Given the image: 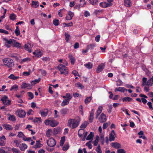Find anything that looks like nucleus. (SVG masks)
<instances>
[{"mask_svg": "<svg viewBox=\"0 0 153 153\" xmlns=\"http://www.w3.org/2000/svg\"><path fill=\"white\" fill-rule=\"evenodd\" d=\"M3 40L5 41V45L8 48L10 47V45H12L13 43L14 42V39H11L8 40L6 38H4Z\"/></svg>", "mask_w": 153, "mask_h": 153, "instance_id": "20e7f679", "label": "nucleus"}, {"mask_svg": "<svg viewBox=\"0 0 153 153\" xmlns=\"http://www.w3.org/2000/svg\"><path fill=\"white\" fill-rule=\"evenodd\" d=\"M94 109H92L91 110V113L90 114V117H89V121L90 122H92L93 121L94 119Z\"/></svg>", "mask_w": 153, "mask_h": 153, "instance_id": "a211bd4d", "label": "nucleus"}, {"mask_svg": "<svg viewBox=\"0 0 153 153\" xmlns=\"http://www.w3.org/2000/svg\"><path fill=\"white\" fill-rule=\"evenodd\" d=\"M51 131V129H48L47 131L46 134L47 137H49L51 136V134H50V133Z\"/></svg>", "mask_w": 153, "mask_h": 153, "instance_id": "052dcab7", "label": "nucleus"}, {"mask_svg": "<svg viewBox=\"0 0 153 153\" xmlns=\"http://www.w3.org/2000/svg\"><path fill=\"white\" fill-rule=\"evenodd\" d=\"M124 5L128 7H129L131 5V2L129 0H124Z\"/></svg>", "mask_w": 153, "mask_h": 153, "instance_id": "412c9836", "label": "nucleus"}, {"mask_svg": "<svg viewBox=\"0 0 153 153\" xmlns=\"http://www.w3.org/2000/svg\"><path fill=\"white\" fill-rule=\"evenodd\" d=\"M50 126L52 127H54L57 126L59 123L54 120H50Z\"/></svg>", "mask_w": 153, "mask_h": 153, "instance_id": "dca6fc26", "label": "nucleus"}, {"mask_svg": "<svg viewBox=\"0 0 153 153\" xmlns=\"http://www.w3.org/2000/svg\"><path fill=\"white\" fill-rule=\"evenodd\" d=\"M32 47V46L31 45V44L29 43L26 44L25 45V49L28 51L29 52H31Z\"/></svg>", "mask_w": 153, "mask_h": 153, "instance_id": "f8f14e48", "label": "nucleus"}, {"mask_svg": "<svg viewBox=\"0 0 153 153\" xmlns=\"http://www.w3.org/2000/svg\"><path fill=\"white\" fill-rule=\"evenodd\" d=\"M74 15V14L71 11L68 12V15L66 16V19L67 20H71Z\"/></svg>", "mask_w": 153, "mask_h": 153, "instance_id": "9b49d317", "label": "nucleus"}, {"mask_svg": "<svg viewBox=\"0 0 153 153\" xmlns=\"http://www.w3.org/2000/svg\"><path fill=\"white\" fill-rule=\"evenodd\" d=\"M65 138L64 137H62L61 138V140L60 142V145L61 146H62L65 142Z\"/></svg>", "mask_w": 153, "mask_h": 153, "instance_id": "c03bdc74", "label": "nucleus"}, {"mask_svg": "<svg viewBox=\"0 0 153 153\" xmlns=\"http://www.w3.org/2000/svg\"><path fill=\"white\" fill-rule=\"evenodd\" d=\"M132 99L129 97H126L123 98L122 99V100L123 102H124L125 101L129 102L132 100Z\"/></svg>", "mask_w": 153, "mask_h": 153, "instance_id": "c9c22d12", "label": "nucleus"}, {"mask_svg": "<svg viewBox=\"0 0 153 153\" xmlns=\"http://www.w3.org/2000/svg\"><path fill=\"white\" fill-rule=\"evenodd\" d=\"M47 145L50 147H54L56 144L55 140L53 138H50L47 141Z\"/></svg>", "mask_w": 153, "mask_h": 153, "instance_id": "423d86ee", "label": "nucleus"}, {"mask_svg": "<svg viewBox=\"0 0 153 153\" xmlns=\"http://www.w3.org/2000/svg\"><path fill=\"white\" fill-rule=\"evenodd\" d=\"M117 85V86H121L123 84V82L120 79H118L116 81Z\"/></svg>", "mask_w": 153, "mask_h": 153, "instance_id": "603ef678", "label": "nucleus"}, {"mask_svg": "<svg viewBox=\"0 0 153 153\" xmlns=\"http://www.w3.org/2000/svg\"><path fill=\"white\" fill-rule=\"evenodd\" d=\"M14 143L16 144V145L17 147H18L20 142L18 140H15L14 141Z\"/></svg>", "mask_w": 153, "mask_h": 153, "instance_id": "774afa93", "label": "nucleus"}, {"mask_svg": "<svg viewBox=\"0 0 153 153\" xmlns=\"http://www.w3.org/2000/svg\"><path fill=\"white\" fill-rule=\"evenodd\" d=\"M69 58L71 60V63L72 65H74V63L75 59L72 55H69Z\"/></svg>", "mask_w": 153, "mask_h": 153, "instance_id": "7c9ffc66", "label": "nucleus"}, {"mask_svg": "<svg viewBox=\"0 0 153 153\" xmlns=\"http://www.w3.org/2000/svg\"><path fill=\"white\" fill-rule=\"evenodd\" d=\"M16 16L15 14L12 13L10 15L9 18L10 19L14 21L16 19Z\"/></svg>", "mask_w": 153, "mask_h": 153, "instance_id": "58836bf2", "label": "nucleus"}, {"mask_svg": "<svg viewBox=\"0 0 153 153\" xmlns=\"http://www.w3.org/2000/svg\"><path fill=\"white\" fill-rule=\"evenodd\" d=\"M53 24L55 26H58L59 25V20L58 19H55L53 20Z\"/></svg>", "mask_w": 153, "mask_h": 153, "instance_id": "5fc2aeb1", "label": "nucleus"}, {"mask_svg": "<svg viewBox=\"0 0 153 153\" xmlns=\"http://www.w3.org/2000/svg\"><path fill=\"white\" fill-rule=\"evenodd\" d=\"M32 4L34 6L33 7H35L36 8L39 6V4L38 2L37 1H32Z\"/></svg>", "mask_w": 153, "mask_h": 153, "instance_id": "473e14b6", "label": "nucleus"}, {"mask_svg": "<svg viewBox=\"0 0 153 153\" xmlns=\"http://www.w3.org/2000/svg\"><path fill=\"white\" fill-rule=\"evenodd\" d=\"M6 139L5 136L3 135L2 136H0V142L3 143L4 146L5 144V141Z\"/></svg>", "mask_w": 153, "mask_h": 153, "instance_id": "4be33fe9", "label": "nucleus"}, {"mask_svg": "<svg viewBox=\"0 0 153 153\" xmlns=\"http://www.w3.org/2000/svg\"><path fill=\"white\" fill-rule=\"evenodd\" d=\"M115 132L114 130L112 131L109 134V140L110 141H114L115 140L114 136L115 135Z\"/></svg>", "mask_w": 153, "mask_h": 153, "instance_id": "9d476101", "label": "nucleus"}, {"mask_svg": "<svg viewBox=\"0 0 153 153\" xmlns=\"http://www.w3.org/2000/svg\"><path fill=\"white\" fill-rule=\"evenodd\" d=\"M65 39L67 41H68L69 40V38L70 36L69 34L67 33H65Z\"/></svg>", "mask_w": 153, "mask_h": 153, "instance_id": "4d7b16f0", "label": "nucleus"}, {"mask_svg": "<svg viewBox=\"0 0 153 153\" xmlns=\"http://www.w3.org/2000/svg\"><path fill=\"white\" fill-rule=\"evenodd\" d=\"M12 46L13 47L20 48L21 47V44L19 42H16L15 40H14Z\"/></svg>", "mask_w": 153, "mask_h": 153, "instance_id": "393cba45", "label": "nucleus"}, {"mask_svg": "<svg viewBox=\"0 0 153 153\" xmlns=\"http://www.w3.org/2000/svg\"><path fill=\"white\" fill-rule=\"evenodd\" d=\"M33 53L37 57H40L42 54V53L41 51H35Z\"/></svg>", "mask_w": 153, "mask_h": 153, "instance_id": "b1692460", "label": "nucleus"}, {"mask_svg": "<svg viewBox=\"0 0 153 153\" xmlns=\"http://www.w3.org/2000/svg\"><path fill=\"white\" fill-rule=\"evenodd\" d=\"M91 97H88L85 100V102L86 104H88L91 101Z\"/></svg>", "mask_w": 153, "mask_h": 153, "instance_id": "a19ab883", "label": "nucleus"}, {"mask_svg": "<svg viewBox=\"0 0 153 153\" xmlns=\"http://www.w3.org/2000/svg\"><path fill=\"white\" fill-rule=\"evenodd\" d=\"M27 148V146L25 143H22L19 146V148L22 151L25 150Z\"/></svg>", "mask_w": 153, "mask_h": 153, "instance_id": "5701e85b", "label": "nucleus"}, {"mask_svg": "<svg viewBox=\"0 0 153 153\" xmlns=\"http://www.w3.org/2000/svg\"><path fill=\"white\" fill-rule=\"evenodd\" d=\"M65 95L66 97L67 98L66 99L68 100H70L72 97V96L69 93H67Z\"/></svg>", "mask_w": 153, "mask_h": 153, "instance_id": "09e8293b", "label": "nucleus"}, {"mask_svg": "<svg viewBox=\"0 0 153 153\" xmlns=\"http://www.w3.org/2000/svg\"><path fill=\"white\" fill-rule=\"evenodd\" d=\"M80 118L78 117L74 119H70L67 123V126L70 128L74 129L76 128L79 125Z\"/></svg>", "mask_w": 153, "mask_h": 153, "instance_id": "f257e3e1", "label": "nucleus"}, {"mask_svg": "<svg viewBox=\"0 0 153 153\" xmlns=\"http://www.w3.org/2000/svg\"><path fill=\"white\" fill-rule=\"evenodd\" d=\"M88 124V122L85 121L81 124V126H80V128H85L86 127Z\"/></svg>", "mask_w": 153, "mask_h": 153, "instance_id": "f704fd0d", "label": "nucleus"}, {"mask_svg": "<svg viewBox=\"0 0 153 153\" xmlns=\"http://www.w3.org/2000/svg\"><path fill=\"white\" fill-rule=\"evenodd\" d=\"M84 66L88 69H91L92 66L93 64L92 63L89 62L88 63L84 65Z\"/></svg>", "mask_w": 153, "mask_h": 153, "instance_id": "cd10ccee", "label": "nucleus"}, {"mask_svg": "<svg viewBox=\"0 0 153 153\" xmlns=\"http://www.w3.org/2000/svg\"><path fill=\"white\" fill-rule=\"evenodd\" d=\"M3 126L4 128L7 130H11L13 129V128L10 125L4 124Z\"/></svg>", "mask_w": 153, "mask_h": 153, "instance_id": "6ab92c4d", "label": "nucleus"}, {"mask_svg": "<svg viewBox=\"0 0 153 153\" xmlns=\"http://www.w3.org/2000/svg\"><path fill=\"white\" fill-rule=\"evenodd\" d=\"M69 147V145L68 144H67L65 145L63 147L62 149L63 150L65 151L67 150Z\"/></svg>", "mask_w": 153, "mask_h": 153, "instance_id": "e2e57ef3", "label": "nucleus"}, {"mask_svg": "<svg viewBox=\"0 0 153 153\" xmlns=\"http://www.w3.org/2000/svg\"><path fill=\"white\" fill-rule=\"evenodd\" d=\"M111 146L116 149H120L122 148L121 145L117 142L112 143H111Z\"/></svg>", "mask_w": 153, "mask_h": 153, "instance_id": "1a4fd4ad", "label": "nucleus"}, {"mask_svg": "<svg viewBox=\"0 0 153 153\" xmlns=\"http://www.w3.org/2000/svg\"><path fill=\"white\" fill-rule=\"evenodd\" d=\"M153 83L151 79H150L147 81L146 85L149 86H151L152 85Z\"/></svg>", "mask_w": 153, "mask_h": 153, "instance_id": "79ce46f5", "label": "nucleus"}, {"mask_svg": "<svg viewBox=\"0 0 153 153\" xmlns=\"http://www.w3.org/2000/svg\"><path fill=\"white\" fill-rule=\"evenodd\" d=\"M33 122L35 123H37L41 122V117H36L33 120Z\"/></svg>", "mask_w": 153, "mask_h": 153, "instance_id": "e433bc0d", "label": "nucleus"}, {"mask_svg": "<svg viewBox=\"0 0 153 153\" xmlns=\"http://www.w3.org/2000/svg\"><path fill=\"white\" fill-rule=\"evenodd\" d=\"M75 86L80 89H82L84 88V86L80 83L78 82L75 84Z\"/></svg>", "mask_w": 153, "mask_h": 153, "instance_id": "bb28decb", "label": "nucleus"}, {"mask_svg": "<svg viewBox=\"0 0 153 153\" xmlns=\"http://www.w3.org/2000/svg\"><path fill=\"white\" fill-rule=\"evenodd\" d=\"M126 151L123 149H120L117 150V153H126Z\"/></svg>", "mask_w": 153, "mask_h": 153, "instance_id": "3c124183", "label": "nucleus"}, {"mask_svg": "<svg viewBox=\"0 0 153 153\" xmlns=\"http://www.w3.org/2000/svg\"><path fill=\"white\" fill-rule=\"evenodd\" d=\"M1 100L2 101L4 105H9L11 104V101L8 100L7 97L6 96H4L2 97Z\"/></svg>", "mask_w": 153, "mask_h": 153, "instance_id": "39448f33", "label": "nucleus"}, {"mask_svg": "<svg viewBox=\"0 0 153 153\" xmlns=\"http://www.w3.org/2000/svg\"><path fill=\"white\" fill-rule=\"evenodd\" d=\"M86 4V2L85 1L82 2V3H80L79 4L76 6V8L77 9H79L80 7H82L84 6Z\"/></svg>", "mask_w": 153, "mask_h": 153, "instance_id": "2f4dec72", "label": "nucleus"}, {"mask_svg": "<svg viewBox=\"0 0 153 153\" xmlns=\"http://www.w3.org/2000/svg\"><path fill=\"white\" fill-rule=\"evenodd\" d=\"M8 78L13 80H16L19 78V76H15L13 74H11L8 76Z\"/></svg>", "mask_w": 153, "mask_h": 153, "instance_id": "c756f323", "label": "nucleus"}, {"mask_svg": "<svg viewBox=\"0 0 153 153\" xmlns=\"http://www.w3.org/2000/svg\"><path fill=\"white\" fill-rule=\"evenodd\" d=\"M69 101L70 100L67 99L64 100L61 103V105L63 107L68 104Z\"/></svg>", "mask_w": 153, "mask_h": 153, "instance_id": "a878e982", "label": "nucleus"}, {"mask_svg": "<svg viewBox=\"0 0 153 153\" xmlns=\"http://www.w3.org/2000/svg\"><path fill=\"white\" fill-rule=\"evenodd\" d=\"M102 110V107L100 106L98 108V109L97 111L96 114V119H97L99 117L100 114L101 113Z\"/></svg>", "mask_w": 153, "mask_h": 153, "instance_id": "f3484780", "label": "nucleus"}, {"mask_svg": "<svg viewBox=\"0 0 153 153\" xmlns=\"http://www.w3.org/2000/svg\"><path fill=\"white\" fill-rule=\"evenodd\" d=\"M72 74H73L75 76H79V75L78 74V72L76 71V70H73L72 72Z\"/></svg>", "mask_w": 153, "mask_h": 153, "instance_id": "680f3d73", "label": "nucleus"}, {"mask_svg": "<svg viewBox=\"0 0 153 153\" xmlns=\"http://www.w3.org/2000/svg\"><path fill=\"white\" fill-rule=\"evenodd\" d=\"M86 146H87L90 149H91L92 147V146L91 143V141L87 143H86Z\"/></svg>", "mask_w": 153, "mask_h": 153, "instance_id": "864d4df0", "label": "nucleus"}, {"mask_svg": "<svg viewBox=\"0 0 153 153\" xmlns=\"http://www.w3.org/2000/svg\"><path fill=\"white\" fill-rule=\"evenodd\" d=\"M94 134L92 132H90V134L87 137L86 139L87 140H90L93 139L94 137Z\"/></svg>", "mask_w": 153, "mask_h": 153, "instance_id": "c85d7f7f", "label": "nucleus"}, {"mask_svg": "<svg viewBox=\"0 0 153 153\" xmlns=\"http://www.w3.org/2000/svg\"><path fill=\"white\" fill-rule=\"evenodd\" d=\"M110 125V124H108V123H105L103 124V129H105L107 128L108 126Z\"/></svg>", "mask_w": 153, "mask_h": 153, "instance_id": "0e129e2a", "label": "nucleus"}, {"mask_svg": "<svg viewBox=\"0 0 153 153\" xmlns=\"http://www.w3.org/2000/svg\"><path fill=\"white\" fill-rule=\"evenodd\" d=\"M97 153H102V151L101 149L100 146V145H98L97 149H96Z\"/></svg>", "mask_w": 153, "mask_h": 153, "instance_id": "6e6d98bb", "label": "nucleus"}, {"mask_svg": "<svg viewBox=\"0 0 153 153\" xmlns=\"http://www.w3.org/2000/svg\"><path fill=\"white\" fill-rule=\"evenodd\" d=\"M112 3H108L106 2H101L100 3V5L101 6L104 8H106L111 6L112 5Z\"/></svg>", "mask_w": 153, "mask_h": 153, "instance_id": "4468645a", "label": "nucleus"}, {"mask_svg": "<svg viewBox=\"0 0 153 153\" xmlns=\"http://www.w3.org/2000/svg\"><path fill=\"white\" fill-rule=\"evenodd\" d=\"M95 45L94 44H91L87 46V48L88 50L91 49L93 50L95 47Z\"/></svg>", "mask_w": 153, "mask_h": 153, "instance_id": "ea45409f", "label": "nucleus"}, {"mask_svg": "<svg viewBox=\"0 0 153 153\" xmlns=\"http://www.w3.org/2000/svg\"><path fill=\"white\" fill-rule=\"evenodd\" d=\"M106 116L105 114L102 113L99 118V121L101 123H103L106 121Z\"/></svg>", "mask_w": 153, "mask_h": 153, "instance_id": "6e6552de", "label": "nucleus"}, {"mask_svg": "<svg viewBox=\"0 0 153 153\" xmlns=\"http://www.w3.org/2000/svg\"><path fill=\"white\" fill-rule=\"evenodd\" d=\"M17 116L20 118H23L25 117L26 114L25 111L23 110L19 109L16 112Z\"/></svg>", "mask_w": 153, "mask_h": 153, "instance_id": "0eeeda50", "label": "nucleus"}, {"mask_svg": "<svg viewBox=\"0 0 153 153\" xmlns=\"http://www.w3.org/2000/svg\"><path fill=\"white\" fill-rule=\"evenodd\" d=\"M2 61L4 65L9 68H10L14 65L13 61L10 58H5L2 59Z\"/></svg>", "mask_w": 153, "mask_h": 153, "instance_id": "f03ea898", "label": "nucleus"}, {"mask_svg": "<svg viewBox=\"0 0 153 153\" xmlns=\"http://www.w3.org/2000/svg\"><path fill=\"white\" fill-rule=\"evenodd\" d=\"M48 111L47 110L46 111H41L40 112V113L41 114L42 116L45 117H46L48 114Z\"/></svg>", "mask_w": 153, "mask_h": 153, "instance_id": "4c0bfd02", "label": "nucleus"}, {"mask_svg": "<svg viewBox=\"0 0 153 153\" xmlns=\"http://www.w3.org/2000/svg\"><path fill=\"white\" fill-rule=\"evenodd\" d=\"M12 150L13 152V153H20L19 151L17 149L13 148L12 149Z\"/></svg>", "mask_w": 153, "mask_h": 153, "instance_id": "13d9d810", "label": "nucleus"}, {"mask_svg": "<svg viewBox=\"0 0 153 153\" xmlns=\"http://www.w3.org/2000/svg\"><path fill=\"white\" fill-rule=\"evenodd\" d=\"M8 119L10 120L13 121H14L16 120V119L15 117L13 115H10L8 117Z\"/></svg>", "mask_w": 153, "mask_h": 153, "instance_id": "a18cd8bd", "label": "nucleus"}, {"mask_svg": "<svg viewBox=\"0 0 153 153\" xmlns=\"http://www.w3.org/2000/svg\"><path fill=\"white\" fill-rule=\"evenodd\" d=\"M40 81V78H39L38 79H36L33 81H32L31 82V85H34L37 83H39Z\"/></svg>", "mask_w": 153, "mask_h": 153, "instance_id": "72a5a7b5", "label": "nucleus"}, {"mask_svg": "<svg viewBox=\"0 0 153 153\" xmlns=\"http://www.w3.org/2000/svg\"><path fill=\"white\" fill-rule=\"evenodd\" d=\"M27 94H28V96H29V97H30V98H29V100L32 99L33 97V94L31 92H28Z\"/></svg>", "mask_w": 153, "mask_h": 153, "instance_id": "bf43d9fd", "label": "nucleus"}, {"mask_svg": "<svg viewBox=\"0 0 153 153\" xmlns=\"http://www.w3.org/2000/svg\"><path fill=\"white\" fill-rule=\"evenodd\" d=\"M18 86L16 85L13 86L11 88L10 90L12 91L13 90H17L18 88Z\"/></svg>", "mask_w": 153, "mask_h": 153, "instance_id": "49530a36", "label": "nucleus"}, {"mask_svg": "<svg viewBox=\"0 0 153 153\" xmlns=\"http://www.w3.org/2000/svg\"><path fill=\"white\" fill-rule=\"evenodd\" d=\"M31 85L30 83H23L21 85V87L22 88H27L28 89H31Z\"/></svg>", "mask_w": 153, "mask_h": 153, "instance_id": "2eb2a0df", "label": "nucleus"}, {"mask_svg": "<svg viewBox=\"0 0 153 153\" xmlns=\"http://www.w3.org/2000/svg\"><path fill=\"white\" fill-rule=\"evenodd\" d=\"M58 68L61 72V74L67 75L68 74V70L66 67L62 64H60L58 66Z\"/></svg>", "mask_w": 153, "mask_h": 153, "instance_id": "7ed1b4c3", "label": "nucleus"}, {"mask_svg": "<svg viewBox=\"0 0 153 153\" xmlns=\"http://www.w3.org/2000/svg\"><path fill=\"white\" fill-rule=\"evenodd\" d=\"M68 110L67 108H64L61 109L60 111V112L62 115L64 116L67 114Z\"/></svg>", "mask_w": 153, "mask_h": 153, "instance_id": "aec40b11", "label": "nucleus"}, {"mask_svg": "<svg viewBox=\"0 0 153 153\" xmlns=\"http://www.w3.org/2000/svg\"><path fill=\"white\" fill-rule=\"evenodd\" d=\"M33 114V111L32 109H30L27 112V115L29 116L30 115H32Z\"/></svg>", "mask_w": 153, "mask_h": 153, "instance_id": "338daca9", "label": "nucleus"}, {"mask_svg": "<svg viewBox=\"0 0 153 153\" xmlns=\"http://www.w3.org/2000/svg\"><path fill=\"white\" fill-rule=\"evenodd\" d=\"M119 91H120L121 92L124 93L125 91H127V90L125 88L123 87H119Z\"/></svg>", "mask_w": 153, "mask_h": 153, "instance_id": "37998d69", "label": "nucleus"}, {"mask_svg": "<svg viewBox=\"0 0 153 153\" xmlns=\"http://www.w3.org/2000/svg\"><path fill=\"white\" fill-rule=\"evenodd\" d=\"M105 65L103 64H101L97 67L96 71L97 73H100L102 71L104 68Z\"/></svg>", "mask_w": 153, "mask_h": 153, "instance_id": "ddd939ff", "label": "nucleus"}, {"mask_svg": "<svg viewBox=\"0 0 153 153\" xmlns=\"http://www.w3.org/2000/svg\"><path fill=\"white\" fill-rule=\"evenodd\" d=\"M0 32L1 33H4L6 34H8L9 33L7 31L1 29H0Z\"/></svg>", "mask_w": 153, "mask_h": 153, "instance_id": "69168bd1", "label": "nucleus"}, {"mask_svg": "<svg viewBox=\"0 0 153 153\" xmlns=\"http://www.w3.org/2000/svg\"><path fill=\"white\" fill-rule=\"evenodd\" d=\"M40 141L39 140L36 141V143L35 145V148H39L40 147Z\"/></svg>", "mask_w": 153, "mask_h": 153, "instance_id": "8fccbe9b", "label": "nucleus"}, {"mask_svg": "<svg viewBox=\"0 0 153 153\" xmlns=\"http://www.w3.org/2000/svg\"><path fill=\"white\" fill-rule=\"evenodd\" d=\"M100 140L102 144H104L105 143V139L103 135H101L100 137Z\"/></svg>", "mask_w": 153, "mask_h": 153, "instance_id": "de8ad7c7", "label": "nucleus"}]
</instances>
